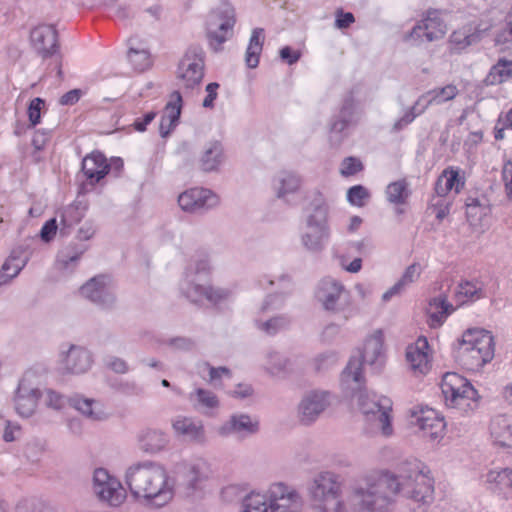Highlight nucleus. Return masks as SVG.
<instances>
[{"label":"nucleus","instance_id":"obj_1","mask_svg":"<svg viewBox=\"0 0 512 512\" xmlns=\"http://www.w3.org/2000/svg\"><path fill=\"white\" fill-rule=\"evenodd\" d=\"M125 483L132 497L153 508L170 503L175 494V481L159 462L144 460L129 466Z\"/></svg>","mask_w":512,"mask_h":512},{"label":"nucleus","instance_id":"obj_2","mask_svg":"<svg viewBox=\"0 0 512 512\" xmlns=\"http://www.w3.org/2000/svg\"><path fill=\"white\" fill-rule=\"evenodd\" d=\"M398 495L395 474L388 471L368 474L349 488L351 512H391Z\"/></svg>","mask_w":512,"mask_h":512},{"label":"nucleus","instance_id":"obj_3","mask_svg":"<svg viewBox=\"0 0 512 512\" xmlns=\"http://www.w3.org/2000/svg\"><path fill=\"white\" fill-rule=\"evenodd\" d=\"M495 343L491 332L484 329H468L458 340L456 360L467 370L482 368L494 357Z\"/></svg>","mask_w":512,"mask_h":512},{"label":"nucleus","instance_id":"obj_4","mask_svg":"<svg viewBox=\"0 0 512 512\" xmlns=\"http://www.w3.org/2000/svg\"><path fill=\"white\" fill-rule=\"evenodd\" d=\"M343 480L333 471L315 474L307 485V493L316 512H347L341 499Z\"/></svg>","mask_w":512,"mask_h":512},{"label":"nucleus","instance_id":"obj_5","mask_svg":"<svg viewBox=\"0 0 512 512\" xmlns=\"http://www.w3.org/2000/svg\"><path fill=\"white\" fill-rule=\"evenodd\" d=\"M427 466L419 460L405 461L400 464L398 474V494L423 505L434 499L433 480Z\"/></svg>","mask_w":512,"mask_h":512},{"label":"nucleus","instance_id":"obj_6","mask_svg":"<svg viewBox=\"0 0 512 512\" xmlns=\"http://www.w3.org/2000/svg\"><path fill=\"white\" fill-rule=\"evenodd\" d=\"M342 385L346 390L353 392L352 397L357 399L358 407L366 419L371 421L383 436H391L393 434L390 416L391 400L386 397H377L376 394L368 392L362 387L363 380H360L359 386L352 382Z\"/></svg>","mask_w":512,"mask_h":512},{"label":"nucleus","instance_id":"obj_7","mask_svg":"<svg viewBox=\"0 0 512 512\" xmlns=\"http://www.w3.org/2000/svg\"><path fill=\"white\" fill-rule=\"evenodd\" d=\"M384 336L381 330H375L364 342L363 348L351 356L346 368L342 372V384L352 382L359 386L363 380L362 367L364 364L379 370L384 362L383 354Z\"/></svg>","mask_w":512,"mask_h":512},{"label":"nucleus","instance_id":"obj_8","mask_svg":"<svg viewBox=\"0 0 512 512\" xmlns=\"http://www.w3.org/2000/svg\"><path fill=\"white\" fill-rule=\"evenodd\" d=\"M315 297L325 311L340 315L344 322H347L356 314L350 292L340 281L332 277H325L320 280Z\"/></svg>","mask_w":512,"mask_h":512},{"label":"nucleus","instance_id":"obj_9","mask_svg":"<svg viewBox=\"0 0 512 512\" xmlns=\"http://www.w3.org/2000/svg\"><path fill=\"white\" fill-rule=\"evenodd\" d=\"M441 390L446 405L459 410L463 414L474 411L478 407L479 394L472 384L457 373H446L441 382Z\"/></svg>","mask_w":512,"mask_h":512},{"label":"nucleus","instance_id":"obj_10","mask_svg":"<svg viewBox=\"0 0 512 512\" xmlns=\"http://www.w3.org/2000/svg\"><path fill=\"white\" fill-rule=\"evenodd\" d=\"M235 24L234 9L227 3L212 10L207 18V37L210 46L218 51L221 45L232 35Z\"/></svg>","mask_w":512,"mask_h":512},{"label":"nucleus","instance_id":"obj_11","mask_svg":"<svg viewBox=\"0 0 512 512\" xmlns=\"http://www.w3.org/2000/svg\"><path fill=\"white\" fill-rule=\"evenodd\" d=\"M263 496L269 512H302L304 500L300 492L284 482L270 484Z\"/></svg>","mask_w":512,"mask_h":512},{"label":"nucleus","instance_id":"obj_12","mask_svg":"<svg viewBox=\"0 0 512 512\" xmlns=\"http://www.w3.org/2000/svg\"><path fill=\"white\" fill-rule=\"evenodd\" d=\"M207 281L184 277L180 282V292L188 301L194 304H200L203 300H207L212 304H218L229 298V290L215 288L209 285Z\"/></svg>","mask_w":512,"mask_h":512},{"label":"nucleus","instance_id":"obj_13","mask_svg":"<svg viewBox=\"0 0 512 512\" xmlns=\"http://www.w3.org/2000/svg\"><path fill=\"white\" fill-rule=\"evenodd\" d=\"M93 491L99 500L115 507L126 499L121 482L104 468H97L93 473Z\"/></svg>","mask_w":512,"mask_h":512},{"label":"nucleus","instance_id":"obj_14","mask_svg":"<svg viewBox=\"0 0 512 512\" xmlns=\"http://www.w3.org/2000/svg\"><path fill=\"white\" fill-rule=\"evenodd\" d=\"M446 31L447 26L441 19L440 12L438 10H428L423 19L405 36V40H410L413 44L420 45L443 38Z\"/></svg>","mask_w":512,"mask_h":512},{"label":"nucleus","instance_id":"obj_15","mask_svg":"<svg viewBox=\"0 0 512 512\" xmlns=\"http://www.w3.org/2000/svg\"><path fill=\"white\" fill-rule=\"evenodd\" d=\"M204 76V51L199 45L190 46L178 67V78L187 89L198 86Z\"/></svg>","mask_w":512,"mask_h":512},{"label":"nucleus","instance_id":"obj_16","mask_svg":"<svg viewBox=\"0 0 512 512\" xmlns=\"http://www.w3.org/2000/svg\"><path fill=\"white\" fill-rule=\"evenodd\" d=\"M80 293L84 298L103 309L112 308L116 301L112 280L103 274L88 280L80 288Z\"/></svg>","mask_w":512,"mask_h":512},{"label":"nucleus","instance_id":"obj_17","mask_svg":"<svg viewBox=\"0 0 512 512\" xmlns=\"http://www.w3.org/2000/svg\"><path fill=\"white\" fill-rule=\"evenodd\" d=\"M411 423L418 426L423 438L432 442H438L444 437L446 423L434 409L422 408L419 411H413Z\"/></svg>","mask_w":512,"mask_h":512},{"label":"nucleus","instance_id":"obj_18","mask_svg":"<svg viewBox=\"0 0 512 512\" xmlns=\"http://www.w3.org/2000/svg\"><path fill=\"white\" fill-rule=\"evenodd\" d=\"M218 203V196L205 188H191L178 196L179 207L187 213H203L216 207Z\"/></svg>","mask_w":512,"mask_h":512},{"label":"nucleus","instance_id":"obj_19","mask_svg":"<svg viewBox=\"0 0 512 512\" xmlns=\"http://www.w3.org/2000/svg\"><path fill=\"white\" fill-rule=\"evenodd\" d=\"M33 377V374L26 373L20 380L15 393V409L21 417H30L34 414L41 396L40 390L33 384Z\"/></svg>","mask_w":512,"mask_h":512},{"label":"nucleus","instance_id":"obj_20","mask_svg":"<svg viewBox=\"0 0 512 512\" xmlns=\"http://www.w3.org/2000/svg\"><path fill=\"white\" fill-rule=\"evenodd\" d=\"M330 405L329 393L313 391L306 394L298 406V417L301 423L310 425Z\"/></svg>","mask_w":512,"mask_h":512},{"label":"nucleus","instance_id":"obj_21","mask_svg":"<svg viewBox=\"0 0 512 512\" xmlns=\"http://www.w3.org/2000/svg\"><path fill=\"white\" fill-rule=\"evenodd\" d=\"M93 358L87 349L71 345L61 358V370L69 374L86 373L92 366Z\"/></svg>","mask_w":512,"mask_h":512},{"label":"nucleus","instance_id":"obj_22","mask_svg":"<svg viewBox=\"0 0 512 512\" xmlns=\"http://www.w3.org/2000/svg\"><path fill=\"white\" fill-rule=\"evenodd\" d=\"M30 41L35 51L47 58L57 50V31L52 25H39L31 30Z\"/></svg>","mask_w":512,"mask_h":512},{"label":"nucleus","instance_id":"obj_23","mask_svg":"<svg viewBox=\"0 0 512 512\" xmlns=\"http://www.w3.org/2000/svg\"><path fill=\"white\" fill-rule=\"evenodd\" d=\"M429 344L425 337H419L406 349V360L415 374L424 375L430 370Z\"/></svg>","mask_w":512,"mask_h":512},{"label":"nucleus","instance_id":"obj_24","mask_svg":"<svg viewBox=\"0 0 512 512\" xmlns=\"http://www.w3.org/2000/svg\"><path fill=\"white\" fill-rule=\"evenodd\" d=\"M68 404L91 421H104L109 417L102 402L83 395H74L68 399Z\"/></svg>","mask_w":512,"mask_h":512},{"label":"nucleus","instance_id":"obj_25","mask_svg":"<svg viewBox=\"0 0 512 512\" xmlns=\"http://www.w3.org/2000/svg\"><path fill=\"white\" fill-rule=\"evenodd\" d=\"M172 429L177 436L184 439L202 444L205 442V430L200 421L186 416H177L172 419Z\"/></svg>","mask_w":512,"mask_h":512},{"label":"nucleus","instance_id":"obj_26","mask_svg":"<svg viewBox=\"0 0 512 512\" xmlns=\"http://www.w3.org/2000/svg\"><path fill=\"white\" fill-rule=\"evenodd\" d=\"M257 431L258 422H253L250 416L246 414L231 416V418L218 429V433L221 436L227 437L235 435L238 438H245L255 434Z\"/></svg>","mask_w":512,"mask_h":512},{"label":"nucleus","instance_id":"obj_27","mask_svg":"<svg viewBox=\"0 0 512 512\" xmlns=\"http://www.w3.org/2000/svg\"><path fill=\"white\" fill-rule=\"evenodd\" d=\"M489 434L496 445L512 448V415L493 416L489 423Z\"/></svg>","mask_w":512,"mask_h":512},{"label":"nucleus","instance_id":"obj_28","mask_svg":"<svg viewBox=\"0 0 512 512\" xmlns=\"http://www.w3.org/2000/svg\"><path fill=\"white\" fill-rule=\"evenodd\" d=\"M181 107L182 97L178 91H174L161 117L159 130L162 137H166L177 125L181 114Z\"/></svg>","mask_w":512,"mask_h":512},{"label":"nucleus","instance_id":"obj_29","mask_svg":"<svg viewBox=\"0 0 512 512\" xmlns=\"http://www.w3.org/2000/svg\"><path fill=\"white\" fill-rule=\"evenodd\" d=\"M82 171L91 183L99 182L108 174L109 165L102 153L92 152L84 157Z\"/></svg>","mask_w":512,"mask_h":512},{"label":"nucleus","instance_id":"obj_30","mask_svg":"<svg viewBox=\"0 0 512 512\" xmlns=\"http://www.w3.org/2000/svg\"><path fill=\"white\" fill-rule=\"evenodd\" d=\"M305 227L330 228L328 206L321 195H318L305 209Z\"/></svg>","mask_w":512,"mask_h":512},{"label":"nucleus","instance_id":"obj_31","mask_svg":"<svg viewBox=\"0 0 512 512\" xmlns=\"http://www.w3.org/2000/svg\"><path fill=\"white\" fill-rule=\"evenodd\" d=\"M139 447L142 451L155 454L162 451L168 444L166 433L157 429H145L138 435Z\"/></svg>","mask_w":512,"mask_h":512},{"label":"nucleus","instance_id":"obj_32","mask_svg":"<svg viewBox=\"0 0 512 512\" xmlns=\"http://www.w3.org/2000/svg\"><path fill=\"white\" fill-rule=\"evenodd\" d=\"M459 94V89L454 84H448L444 87L434 88L421 95L417 100V105L423 104V109L431 105H442L453 100Z\"/></svg>","mask_w":512,"mask_h":512},{"label":"nucleus","instance_id":"obj_33","mask_svg":"<svg viewBox=\"0 0 512 512\" xmlns=\"http://www.w3.org/2000/svg\"><path fill=\"white\" fill-rule=\"evenodd\" d=\"M329 237L330 228L305 227L301 242L308 251L319 253L324 250Z\"/></svg>","mask_w":512,"mask_h":512},{"label":"nucleus","instance_id":"obj_34","mask_svg":"<svg viewBox=\"0 0 512 512\" xmlns=\"http://www.w3.org/2000/svg\"><path fill=\"white\" fill-rule=\"evenodd\" d=\"M421 272L422 269L419 263L409 265L401 278L382 295V300L387 302L392 297L402 294L408 286L419 279Z\"/></svg>","mask_w":512,"mask_h":512},{"label":"nucleus","instance_id":"obj_35","mask_svg":"<svg viewBox=\"0 0 512 512\" xmlns=\"http://www.w3.org/2000/svg\"><path fill=\"white\" fill-rule=\"evenodd\" d=\"M224 160L222 144L218 141L209 142L203 149L199 166L204 172L216 171Z\"/></svg>","mask_w":512,"mask_h":512},{"label":"nucleus","instance_id":"obj_36","mask_svg":"<svg viewBox=\"0 0 512 512\" xmlns=\"http://www.w3.org/2000/svg\"><path fill=\"white\" fill-rule=\"evenodd\" d=\"M491 212L489 200L484 196H469L466 199V216L470 224L477 225Z\"/></svg>","mask_w":512,"mask_h":512},{"label":"nucleus","instance_id":"obj_37","mask_svg":"<svg viewBox=\"0 0 512 512\" xmlns=\"http://www.w3.org/2000/svg\"><path fill=\"white\" fill-rule=\"evenodd\" d=\"M278 283L282 287L283 292L268 295L261 304L260 310L262 312H269L282 308L285 302V296L291 293L292 282L287 275L280 276L278 278Z\"/></svg>","mask_w":512,"mask_h":512},{"label":"nucleus","instance_id":"obj_38","mask_svg":"<svg viewBox=\"0 0 512 512\" xmlns=\"http://www.w3.org/2000/svg\"><path fill=\"white\" fill-rule=\"evenodd\" d=\"M480 40L479 33L470 25L455 30L449 38L451 49L460 52Z\"/></svg>","mask_w":512,"mask_h":512},{"label":"nucleus","instance_id":"obj_39","mask_svg":"<svg viewBox=\"0 0 512 512\" xmlns=\"http://www.w3.org/2000/svg\"><path fill=\"white\" fill-rule=\"evenodd\" d=\"M512 79V60L500 58L484 79L486 86L502 84Z\"/></svg>","mask_w":512,"mask_h":512},{"label":"nucleus","instance_id":"obj_40","mask_svg":"<svg viewBox=\"0 0 512 512\" xmlns=\"http://www.w3.org/2000/svg\"><path fill=\"white\" fill-rule=\"evenodd\" d=\"M453 311V306L443 295L435 297L429 302L428 314L430 326L436 327L442 325L446 317Z\"/></svg>","mask_w":512,"mask_h":512},{"label":"nucleus","instance_id":"obj_41","mask_svg":"<svg viewBox=\"0 0 512 512\" xmlns=\"http://www.w3.org/2000/svg\"><path fill=\"white\" fill-rule=\"evenodd\" d=\"M301 185L300 177L289 171L280 172L274 179V187L278 198H284L286 195L295 193Z\"/></svg>","mask_w":512,"mask_h":512},{"label":"nucleus","instance_id":"obj_42","mask_svg":"<svg viewBox=\"0 0 512 512\" xmlns=\"http://www.w3.org/2000/svg\"><path fill=\"white\" fill-rule=\"evenodd\" d=\"M263 42L264 30L262 28L253 29L245 54V62L249 68H256L258 66Z\"/></svg>","mask_w":512,"mask_h":512},{"label":"nucleus","instance_id":"obj_43","mask_svg":"<svg viewBox=\"0 0 512 512\" xmlns=\"http://www.w3.org/2000/svg\"><path fill=\"white\" fill-rule=\"evenodd\" d=\"M210 273L211 265L208 254L199 253L188 264L184 273V277L208 280Z\"/></svg>","mask_w":512,"mask_h":512},{"label":"nucleus","instance_id":"obj_44","mask_svg":"<svg viewBox=\"0 0 512 512\" xmlns=\"http://www.w3.org/2000/svg\"><path fill=\"white\" fill-rule=\"evenodd\" d=\"M189 401L199 411H209L219 406L217 396L210 390L197 388L189 394Z\"/></svg>","mask_w":512,"mask_h":512},{"label":"nucleus","instance_id":"obj_45","mask_svg":"<svg viewBox=\"0 0 512 512\" xmlns=\"http://www.w3.org/2000/svg\"><path fill=\"white\" fill-rule=\"evenodd\" d=\"M355 122H356V118H355V111H354V101L351 97H348L344 100V102L342 104L338 119L332 123L331 130L333 132L341 133L349 125H351Z\"/></svg>","mask_w":512,"mask_h":512},{"label":"nucleus","instance_id":"obj_46","mask_svg":"<svg viewBox=\"0 0 512 512\" xmlns=\"http://www.w3.org/2000/svg\"><path fill=\"white\" fill-rule=\"evenodd\" d=\"M511 470L510 468L490 470L485 476L487 488L495 495L501 496V493L505 491Z\"/></svg>","mask_w":512,"mask_h":512},{"label":"nucleus","instance_id":"obj_47","mask_svg":"<svg viewBox=\"0 0 512 512\" xmlns=\"http://www.w3.org/2000/svg\"><path fill=\"white\" fill-rule=\"evenodd\" d=\"M411 192L405 179L390 183L386 188L387 200L396 205L405 204Z\"/></svg>","mask_w":512,"mask_h":512},{"label":"nucleus","instance_id":"obj_48","mask_svg":"<svg viewBox=\"0 0 512 512\" xmlns=\"http://www.w3.org/2000/svg\"><path fill=\"white\" fill-rule=\"evenodd\" d=\"M85 216V209L78 205H69L61 213V228L62 235L69 234L70 228L78 224Z\"/></svg>","mask_w":512,"mask_h":512},{"label":"nucleus","instance_id":"obj_49","mask_svg":"<svg viewBox=\"0 0 512 512\" xmlns=\"http://www.w3.org/2000/svg\"><path fill=\"white\" fill-rule=\"evenodd\" d=\"M291 319L286 314L274 316L266 321L257 320L256 327L267 335H275L276 333L289 327Z\"/></svg>","mask_w":512,"mask_h":512},{"label":"nucleus","instance_id":"obj_50","mask_svg":"<svg viewBox=\"0 0 512 512\" xmlns=\"http://www.w3.org/2000/svg\"><path fill=\"white\" fill-rule=\"evenodd\" d=\"M456 296L462 303L476 301L484 297V290L477 282L465 281L458 285Z\"/></svg>","mask_w":512,"mask_h":512},{"label":"nucleus","instance_id":"obj_51","mask_svg":"<svg viewBox=\"0 0 512 512\" xmlns=\"http://www.w3.org/2000/svg\"><path fill=\"white\" fill-rule=\"evenodd\" d=\"M240 512H269L267 499L262 493L251 492L242 500Z\"/></svg>","mask_w":512,"mask_h":512},{"label":"nucleus","instance_id":"obj_52","mask_svg":"<svg viewBox=\"0 0 512 512\" xmlns=\"http://www.w3.org/2000/svg\"><path fill=\"white\" fill-rule=\"evenodd\" d=\"M266 370L272 375H281L290 368V361L278 352H269L265 364Z\"/></svg>","mask_w":512,"mask_h":512},{"label":"nucleus","instance_id":"obj_53","mask_svg":"<svg viewBox=\"0 0 512 512\" xmlns=\"http://www.w3.org/2000/svg\"><path fill=\"white\" fill-rule=\"evenodd\" d=\"M85 250V247H78L77 245L67 246L59 252L58 262L64 268H68L71 264L76 263L80 259Z\"/></svg>","mask_w":512,"mask_h":512},{"label":"nucleus","instance_id":"obj_54","mask_svg":"<svg viewBox=\"0 0 512 512\" xmlns=\"http://www.w3.org/2000/svg\"><path fill=\"white\" fill-rule=\"evenodd\" d=\"M16 261H18V259L11 256L4 262L0 271V285H3L10 279L16 277L25 266V262L22 264L14 263Z\"/></svg>","mask_w":512,"mask_h":512},{"label":"nucleus","instance_id":"obj_55","mask_svg":"<svg viewBox=\"0 0 512 512\" xmlns=\"http://www.w3.org/2000/svg\"><path fill=\"white\" fill-rule=\"evenodd\" d=\"M207 463L203 460H197L191 463L187 469V479L191 487H195L196 484L202 479L207 477Z\"/></svg>","mask_w":512,"mask_h":512},{"label":"nucleus","instance_id":"obj_56","mask_svg":"<svg viewBox=\"0 0 512 512\" xmlns=\"http://www.w3.org/2000/svg\"><path fill=\"white\" fill-rule=\"evenodd\" d=\"M128 59L137 71H144L151 64L149 53L144 49L138 50L130 48L128 51Z\"/></svg>","mask_w":512,"mask_h":512},{"label":"nucleus","instance_id":"obj_57","mask_svg":"<svg viewBox=\"0 0 512 512\" xmlns=\"http://www.w3.org/2000/svg\"><path fill=\"white\" fill-rule=\"evenodd\" d=\"M370 192L362 185H355L348 189L347 200L348 202L357 207H363L370 199Z\"/></svg>","mask_w":512,"mask_h":512},{"label":"nucleus","instance_id":"obj_58","mask_svg":"<svg viewBox=\"0 0 512 512\" xmlns=\"http://www.w3.org/2000/svg\"><path fill=\"white\" fill-rule=\"evenodd\" d=\"M425 111L426 109H423V104L417 105L416 101L415 104L408 111H406L404 116L394 123L393 131L398 132L402 130L408 124L412 123L418 115L423 114Z\"/></svg>","mask_w":512,"mask_h":512},{"label":"nucleus","instance_id":"obj_59","mask_svg":"<svg viewBox=\"0 0 512 512\" xmlns=\"http://www.w3.org/2000/svg\"><path fill=\"white\" fill-rule=\"evenodd\" d=\"M441 176L449 191L454 189L456 193H459L464 186V180L460 177L458 170L453 168L445 169Z\"/></svg>","mask_w":512,"mask_h":512},{"label":"nucleus","instance_id":"obj_60","mask_svg":"<svg viewBox=\"0 0 512 512\" xmlns=\"http://www.w3.org/2000/svg\"><path fill=\"white\" fill-rule=\"evenodd\" d=\"M363 169L362 162L356 157H346L340 168V173L344 177L352 176L357 174Z\"/></svg>","mask_w":512,"mask_h":512},{"label":"nucleus","instance_id":"obj_61","mask_svg":"<svg viewBox=\"0 0 512 512\" xmlns=\"http://www.w3.org/2000/svg\"><path fill=\"white\" fill-rule=\"evenodd\" d=\"M44 404L52 409L60 410L66 404V399L60 393L47 389L44 394Z\"/></svg>","mask_w":512,"mask_h":512},{"label":"nucleus","instance_id":"obj_62","mask_svg":"<svg viewBox=\"0 0 512 512\" xmlns=\"http://www.w3.org/2000/svg\"><path fill=\"white\" fill-rule=\"evenodd\" d=\"M203 368L209 371L208 382L214 386H218V381L223 377H231V371L227 367H213L209 363L205 362L202 365Z\"/></svg>","mask_w":512,"mask_h":512},{"label":"nucleus","instance_id":"obj_63","mask_svg":"<svg viewBox=\"0 0 512 512\" xmlns=\"http://www.w3.org/2000/svg\"><path fill=\"white\" fill-rule=\"evenodd\" d=\"M115 390L126 396H139L143 393V389L131 380H122L115 385Z\"/></svg>","mask_w":512,"mask_h":512},{"label":"nucleus","instance_id":"obj_64","mask_svg":"<svg viewBox=\"0 0 512 512\" xmlns=\"http://www.w3.org/2000/svg\"><path fill=\"white\" fill-rule=\"evenodd\" d=\"M43 105H44V100L39 97L34 98L30 102V104L28 106V117H29V122H30L31 126L34 127L40 123L41 109H42Z\"/></svg>","mask_w":512,"mask_h":512}]
</instances>
